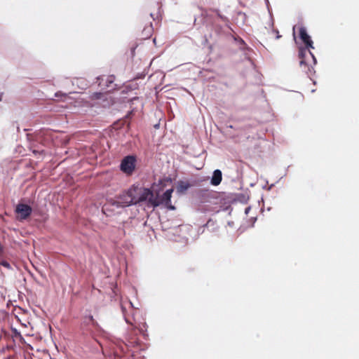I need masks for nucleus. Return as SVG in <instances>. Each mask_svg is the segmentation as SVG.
<instances>
[{
	"instance_id": "f257e3e1",
	"label": "nucleus",
	"mask_w": 359,
	"mask_h": 359,
	"mask_svg": "<svg viewBox=\"0 0 359 359\" xmlns=\"http://www.w3.org/2000/svg\"><path fill=\"white\" fill-rule=\"evenodd\" d=\"M162 184L161 180L158 184H153L151 189L139 185H133L131 191L134 192L135 205L145 203L148 207L155 208L160 205L158 194L163 189Z\"/></svg>"
},
{
	"instance_id": "f03ea898",
	"label": "nucleus",
	"mask_w": 359,
	"mask_h": 359,
	"mask_svg": "<svg viewBox=\"0 0 359 359\" xmlns=\"http://www.w3.org/2000/svg\"><path fill=\"white\" fill-rule=\"evenodd\" d=\"M299 36L301 40L305 44V47H300L299 50V56L301 59L300 66L304 69L306 73L310 76L313 72V67L312 65H307L306 59L308 56L311 57L313 60V64L316 65V59L313 54L310 51L311 48H314L313 46V43L311 36L308 34L306 28L304 27H301L299 29Z\"/></svg>"
},
{
	"instance_id": "7ed1b4c3",
	"label": "nucleus",
	"mask_w": 359,
	"mask_h": 359,
	"mask_svg": "<svg viewBox=\"0 0 359 359\" xmlns=\"http://www.w3.org/2000/svg\"><path fill=\"white\" fill-rule=\"evenodd\" d=\"M132 191V187L126 191L123 192L118 198L117 201H114L110 203H107L102 207V212L107 215H110L107 212L109 210V207L113 208H123L128 207L132 205H135L134 192Z\"/></svg>"
},
{
	"instance_id": "20e7f679",
	"label": "nucleus",
	"mask_w": 359,
	"mask_h": 359,
	"mask_svg": "<svg viewBox=\"0 0 359 359\" xmlns=\"http://www.w3.org/2000/svg\"><path fill=\"white\" fill-rule=\"evenodd\" d=\"M135 161L134 156H128L125 157L121 163V170L127 175L132 174L135 168Z\"/></svg>"
},
{
	"instance_id": "39448f33",
	"label": "nucleus",
	"mask_w": 359,
	"mask_h": 359,
	"mask_svg": "<svg viewBox=\"0 0 359 359\" xmlns=\"http://www.w3.org/2000/svg\"><path fill=\"white\" fill-rule=\"evenodd\" d=\"M173 192L172 189H170L165 191V192L162 195L159 196L160 205L164 204L165 207L169 210H175V208L171 204V197L172 194Z\"/></svg>"
},
{
	"instance_id": "423d86ee",
	"label": "nucleus",
	"mask_w": 359,
	"mask_h": 359,
	"mask_svg": "<svg viewBox=\"0 0 359 359\" xmlns=\"http://www.w3.org/2000/svg\"><path fill=\"white\" fill-rule=\"evenodd\" d=\"M16 212L21 219H25L32 213V208L26 204H18L16 207Z\"/></svg>"
},
{
	"instance_id": "0eeeda50",
	"label": "nucleus",
	"mask_w": 359,
	"mask_h": 359,
	"mask_svg": "<svg viewBox=\"0 0 359 359\" xmlns=\"http://www.w3.org/2000/svg\"><path fill=\"white\" fill-rule=\"evenodd\" d=\"M222 180V173L220 170H214L211 180H210V184L213 186H217L219 185Z\"/></svg>"
},
{
	"instance_id": "6e6552de",
	"label": "nucleus",
	"mask_w": 359,
	"mask_h": 359,
	"mask_svg": "<svg viewBox=\"0 0 359 359\" xmlns=\"http://www.w3.org/2000/svg\"><path fill=\"white\" fill-rule=\"evenodd\" d=\"M189 187V184L187 182L180 181L177 186V191L180 194L184 193Z\"/></svg>"
},
{
	"instance_id": "1a4fd4ad",
	"label": "nucleus",
	"mask_w": 359,
	"mask_h": 359,
	"mask_svg": "<svg viewBox=\"0 0 359 359\" xmlns=\"http://www.w3.org/2000/svg\"><path fill=\"white\" fill-rule=\"evenodd\" d=\"M105 96L106 95L102 93H94L90 95V99L92 100H103Z\"/></svg>"
},
{
	"instance_id": "9d476101",
	"label": "nucleus",
	"mask_w": 359,
	"mask_h": 359,
	"mask_svg": "<svg viewBox=\"0 0 359 359\" xmlns=\"http://www.w3.org/2000/svg\"><path fill=\"white\" fill-rule=\"evenodd\" d=\"M1 264L2 266H5V267L8 268H8H10V264H9V263H8V262H7L3 261V262H1Z\"/></svg>"
},
{
	"instance_id": "9b49d317",
	"label": "nucleus",
	"mask_w": 359,
	"mask_h": 359,
	"mask_svg": "<svg viewBox=\"0 0 359 359\" xmlns=\"http://www.w3.org/2000/svg\"><path fill=\"white\" fill-rule=\"evenodd\" d=\"M250 207H248V208H245V213L246 215H248V212H250Z\"/></svg>"
},
{
	"instance_id": "f8f14e48",
	"label": "nucleus",
	"mask_w": 359,
	"mask_h": 359,
	"mask_svg": "<svg viewBox=\"0 0 359 359\" xmlns=\"http://www.w3.org/2000/svg\"><path fill=\"white\" fill-rule=\"evenodd\" d=\"M60 94H61L60 93H55V96L56 97H59V95H60Z\"/></svg>"
},
{
	"instance_id": "ddd939ff",
	"label": "nucleus",
	"mask_w": 359,
	"mask_h": 359,
	"mask_svg": "<svg viewBox=\"0 0 359 359\" xmlns=\"http://www.w3.org/2000/svg\"><path fill=\"white\" fill-rule=\"evenodd\" d=\"M1 98H2V94L0 93V101L1 100Z\"/></svg>"
},
{
	"instance_id": "4468645a",
	"label": "nucleus",
	"mask_w": 359,
	"mask_h": 359,
	"mask_svg": "<svg viewBox=\"0 0 359 359\" xmlns=\"http://www.w3.org/2000/svg\"><path fill=\"white\" fill-rule=\"evenodd\" d=\"M109 83H112V80L111 79H109L108 81Z\"/></svg>"
}]
</instances>
